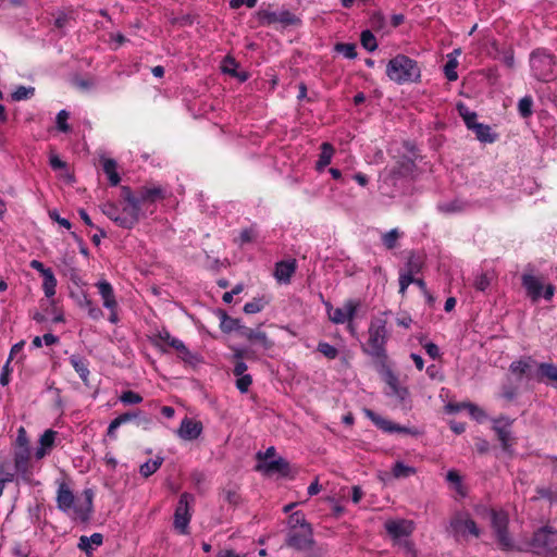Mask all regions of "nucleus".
Instances as JSON below:
<instances>
[{"instance_id": "3", "label": "nucleus", "mask_w": 557, "mask_h": 557, "mask_svg": "<svg viewBox=\"0 0 557 557\" xmlns=\"http://www.w3.org/2000/svg\"><path fill=\"white\" fill-rule=\"evenodd\" d=\"M386 320L383 318H373L370 322L368 334L369 338L367 346H363V351L371 357L384 363L387 359L385 345L388 337L386 327Z\"/></svg>"}, {"instance_id": "40", "label": "nucleus", "mask_w": 557, "mask_h": 557, "mask_svg": "<svg viewBox=\"0 0 557 557\" xmlns=\"http://www.w3.org/2000/svg\"><path fill=\"white\" fill-rule=\"evenodd\" d=\"M533 99L531 96L521 98L518 102V111L522 117H529L532 115Z\"/></svg>"}, {"instance_id": "21", "label": "nucleus", "mask_w": 557, "mask_h": 557, "mask_svg": "<svg viewBox=\"0 0 557 557\" xmlns=\"http://www.w3.org/2000/svg\"><path fill=\"white\" fill-rule=\"evenodd\" d=\"M385 530L394 539L409 536L413 531V523L409 520H389L385 523Z\"/></svg>"}, {"instance_id": "29", "label": "nucleus", "mask_w": 557, "mask_h": 557, "mask_svg": "<svg viewBox=\"0 0 557 557\" xmlns=\"http://www.w3.org/2000/svg\"><path fill=\"white\" fill-rule=\"evenodd\" d=\"M103 542V536L101 533H94L90 536H81L78 548L89 553L94 549V546H100Z\"/></svg>"}, {"instance_id": "32", "label": "nucleus", "mask_w": 557, "mask_h": 557, "mask_svg": "<svg viewBox=\"0 0 557 557\" xmlns=\"http://www.w3.org/2000/svg\"><path fill=\"white\" fill-rule=\"evenodd\" d=\"M137 416H138L137 412H126V413L120 414L114 420H112L111 423L109 424L107 435L111 438H115L116 429L120 425L135 419Z\"/></svg>"}, {"instance_id": "53", "label": "nucleus", "mask_w": 557, "mask_h": 557, "mask_svg": "<svg viewBox=\"0 0 557 557\" xmlns=\"http://www.w3.org/2000/svg\"><path fill=\"white\" fill-rule=\"evenodd\" d=\"M318 351L329 359H335L338 355V350L334 346L324 342L318 344Z\"/></svg>"}, {"instance_id": "44", "label": "nucleus", "mask_w": 557, "mask_h": 557, "mask_svg": "<svg viewBox=\"0 0 557 557\" xmlns=\"http://www.w3.org/2000/svg\"><path fill=\"white\" fill-rule=\"evenodd\" d=\"M491 281L492 275L488 273H480L475 276L473 286L479 292H485L488 288Z\"/></svg>"}, {"instance_id": "41", "label": "nucleus", "mask_w": 557, "mask_h": 557, "mask_svg": "<svg viewBox=\"0 0 557 557\" xmlns=\"http://www.w3.org/2000/svg\"><path fill=\"white\" fill-rule=\"evenodd\" d=\"M362 47L368 51H374L377 48L376 39L370 30H363L360 35Z\"/></svg>"}, {"instance_id": "43", "label": "nucleus", "mask_w": 557, "mask_h": 557, "mask_svg": "<svg viewBox=\"0 0 557 557\" xmlns=\"http://www.w3.org/2000/svg\"><path fill=\"white\" fill-rule=\"evenodd\" d=\"M416 473L414 468L408 467L405 463L397 461L393 468V475L395 478H408Z\"/></svg>"}, {"instance_id": "18", "label": "nucleus", "mask_w": 557, "mask_h": 557, "mask_svg": "<svg viewBox=\"0 0 557 557\" xmlns=\"http://www.w3.org/2000/svg\"><path fill=\"white\" fill-rule=\"evenodd\" d=\"M202 423L190 418H184L177 430V435L184 441H193L200 436Z\"/></svg>"}, {"instance_id": "31", "label": "nucleus", "mask_w": 557, "mask_h": 557, "mask_svg": "<svg viewBox=\"0 0 557 557\" xmlns=\"http://www.w3.org/2000/svg\"><path fill=\"white\" fill-rule=\"evenodd\" d=\"M334 154V148L329 143H323L321 145V153L319 156V160L317 162V170L322 171L325 166L331 163L332 157Z\"/></svg>"}, {"instance_id": "2", "label": "nucleus", "mask_w": 557, "mask_h": 557, "mask_svg": "<svg viewBox=\"0 0 557 557\" xmlns=\"http://www.w3.org/2000/svg\"><path fill=\"white\" fill-rule=\"evenodd\" d=\"M121 198L123 200L122 209L113 202H106L101 206V211L120 227L132 228L143 216V209L135 199V194L131 187H121Z\"/></svg>"}, {"instance_id": "35", "label": "nucleus", "mask_w": 557, "mask_h": 557, "mask_svg": "<svg viewBox=\"0 0 557 557\" xmlns=\"http://www.w3.org/2000/svg\"><path fill=\"white\" fill-rule=\"evenodd\" d=\"M162 462V457H157L156 459H150L146 461L140 466V474L145 478L150 476L161 467Z\"/></svg>"}, {"instance_id": "36", "label": "nucleus", "mask_w": 557, "mask_h": 557, "mask_svg": "<svg viewBox=\"0 0 557 557\" xmlns=\"http://www.w3.org/2000/svg\"><path fill=\"white\" fill-rule=\"evenodd\" d=\"M44 277L42 288L44 293L47 297H52L55 295V287H57V278L53 274V272H47Z\"/></svg>"}, {"instance_id": "8", "label": "nucleus", "mask_w": 557, "mask_h": 557, "mask_svg": "<svg viewBox=\"0 0 557 557\" xmlns=\"http://www.w3.org/2000/svg\"><path fill=\"white\" fill-rule=\"evenodd\" d=\"M521 284L532 302H537L542 297L550 300L555 295V286L553 284L545 285L542 277L529 272L522 274Z\"/></svg>"}, {"instance_id": "25", "label": "nucleus", "mask_w": 557, "mask_h": 557, "mask_svg": "<svg viewBox=\"0 0 557 557\" xmlns=\"http://www.w3.org/2000/svg\"><path fill=\"white\" fill-rule=\"evenodd\" d=\"M97 287L102 298L103 306L109 310H115L117 302L115 300L112 285L108 281H99L97 283Z\"/></svg>"}, {"instance_id": "56", "label": "nucleus", "mask_w": 557, "mask_h": 557, "mask_svg": "<svg viewBox=\"0 0 557 557\" xmlns=\"http://www.w3.org/2000/svg\"><path fill=\"white\" fill-rule=\"evenodd\" d=\"M251 384H252V377L250 374L238 375L236 383H235L238 391L243 394L248 392Z\"/></svg>"}, {"instance_id": "28", "label": "nucleus", "mask_w": 557, "mask_h": 557, "mask_svg": "<svg viewBox=\"0 0 557 557\" xmlns=\"http://www.w3.org/2000/svg\"><path fill=\"white\" fill-rule=\"evenodd\" d=\"M70 363L75 369V371L78 373L79 377L84 382H87L88 375H89L87 360L78 355H72L70 357Z\"/></svg>"}, {"instance_id": "57", "label": "nucleus", "mask_w": 557, "mask_h": 557, "mask_svg": "<svg viewBox=\"0 0 557 557\" xmlns=\"http://www.w3.org/2000/svg\"><path fill=\"white\" fill-rule=\"evenodd\" d=\"M69 112L65 110H61L57 115V126L59 131L63 133H67L70 131V125L67 124Z\"/></svg>"}, {"instance_id": "50", "label": "nucleus", "mask_w": 557, "mask_h": 557, "mask_svg": "<svg viewBox=\"0 0 557 557\" xmlns=\"http://www.w3.org/2000/svg\"><path fill=\"white\" fill-rule=\"evenodd\" d=\"M34 92H35V88L34 87L20 86L12 94V99L15 100V101L25 100V99H28L29 97H32L34 95Z\"/></svg>"}, {"instance_id": "16", "label": "nucleus", "mask_w": 557, "mask_h": 557, "mask_svg": "<svg viewBox=\"0 0 557 557\" xmlns=\"http://www.w3.org/2000/svg\"><path fill=\"white\" fill-rule=\"evenodd\" d=\"M450 528L455 536L480 535V529L468 513H457L450 521Z\"/></svg>"}, {"instance_id": "1", "label": "nucleus", "mask_w": 557, "mask_h": 557, "mask_svg": "<svg viewBox=\"0 0 557 557\" xmlns=\"http://www.w3.org/2000/svg\"><path fill=\"white\" fill-rule=\"evenodd\" d=\"M84 502L77 500L66 482H58L57 508L75 521L87 522L92 511L94 493L87 488L84 491Z\"/></svg>"}, {"instance_id": "46", "label": "nucleus", "mask_w": 557, "mask_h": 557, "mask_svg": "<svg viewBox=\"0 0 557 557\" xmlns=\"http://www.w3.org/2000/svg\"><path fill=\"white\" fill-rule=\"evenodd\" d=\"M55 436H57L55 431H53V430L45 431L44 434L39 438L40 446L46 448L48 451H50L54 445Z\"/></svg>"}, {"instance_id": "4", "label": "nucleus", "mask_w": 557, "mask_h": 557, "mask_svg": "<svg viewBox=\"0 0 557 557\" xmlns=\"http://www.w3.org/2000/svg\"><path fill=\"white\" fill-rule=\"evenodd\" d=\"M386 75L397 84H406L417 82L421 71L414 60L405 54H397L387 63Z\"/></svg>"}, {"instance_id": "12", "label": "nucleus", "mask_w": 557, "mask_h": 557, "mask_svg": "<svg viewBox=\"0 0 557 557\" xmlns=\"http://www.w3.org/2000/svg\"><path fill=\"white\" fill-rule=\"evenodd\" d=\"M30 456V449H14V468L24 482L30 485H39V481H35L33 478Z\"/></svg>"}, {"instance_id": "34", "label": "nucleus", "mask_w": 557, "mask_h": 557, "mask_svg": "<svg viewBox=\"0 0 557 557\" xmlns=\"http://www.w3.org/2000/svg\"><path fill=\"white\" fill-rule=\"evenodd\" d=\"M161 343L166 344L176 350L178 345H181L183 342L176 337H173L168 331L162 330L156 336L154 344L160 345Z\"/></svg>"}, {"instance_id": "6", "label": "nucleus", "mask_w": 557, "mask_h": 557, "mask_svg": "<svg viewBox=\"0 0 557 557\" xmlns=\"http://www.w3.org/2000/svg\"><path fill=\"white\" fill-rule=\"evenodd\" d=\"M531 548L542 557H557V530L545 525L534 532Z\"/></svg>"}, {"instance_id": "15", "label": "nucleus", "mask_w": 557, "mask_h": 557, "mask_svg": "<svg viewBox=\"0 0 557 557\" xmlns=\"http://www.w3.org/2000/svg\"><path fill=\"white\" fill-rule=\"evenodd\" d=\"M360 301L355 299H348L344 302L343 307L333 309L332 306L327 305L329 318L336 324H343L350 322L356 315Z\"/></svg>"}, {"instance_id": "27", "label": "nucleus", "mask_w": 557, "mask_h": 557, "mask_svg": "<svg viewBox=\"0 0 557 557\" xmlns=\"http://www.w3.org/2000/svg\"><path fill=\"white\" fill-rule=\"evenodd\" d=\"M296 270V261H280L275 265L274 275L278 282L288 283Z\"/></svg>"}, {"instance_id": "39", "label": "nucleus", "mask_w": 557, "mask_h": 557, "mask_svg": "<svg viewBox=\"0 0 557 557\" xmlns=\"http://www.w3.org/2000/svg\"><path fill=\"white\" fill-rule=\"evenodd\" d=\"M288 524L290 530H299L305 527H311L305 519V516L300 511L292 513L288 518Z\"/></svg>"}, {"instance_id": "17", "label": "nucleus", "mask_w": 557, "mask_h": 557, "mask_svg": "<svg viewBox=\"0 0 557 557\" xmlns=\"http://www.w3.org/2000/svg\"><path fill=\"white\" fill-rule=\"evenodd\" d=\"M413 166L414 163L411 160H403L392 169L387 170L383 178V182L396 185L397 180L409 175L412 172Z\"/></svg>"}, {"instance_id": "23", "label": "nucleus", "mask_w": 557, "mask_h": 557, "mask_svg": "<svg viewBox=\"0 0 557 557\" xmlns=\"http://www.w3.org/2000/svg\"><path fill=\"white\" fill-rule=\"evenodd\" d=\"M242 336H244L250 343L260 346L264 350L273 347V342L269 339L268 335L259 329L252 330L249 327H243Z\"/></svg>"}, {"instance_id": "30", "label": "nucleus", "mask_w": 557, "mask_h": 557, "mask_svg": "<svg viewBox=\"0 0 557 557\" xmlns=\"http://www.w3.org/2000/svg\"><path fill=\"white\" fill-rule=\"evenodd\" d=\"M116 162L113 159H102L103 172L107 174L112 186H116L121 181V177L116 171Z\"/></svg>"}, {"instance_id": "64", "label": "nucleus", "mask_w": 557, "mask_h": 557, "mask_svg": "<svg viewBox=\"0 0 557 557\" xmlns=\"http://www.w3.org/2000/svg\"><path fill=\"white\" fill-rule=\"evenodd\" d=\"M424 349L432 359H436L440 357V349L437 345H435L434 343L425 344Z\"/></svg>"}, {"instance_id": "10", "label": "nucleus", "mask_w": 557, "mask_h": 557, "mask_svg": "<svg viewBox=\"0 0 557 557\" xmlns=\"http://www.w3.org/2000/svg\"><path fill=\"white\" fill-rule=\"evenodd\" d=\"M537 361L531 356L521 357L509 366V372L517 382L522 380L535 381Z\"/></svg>"}, {"instance_id": "51", "label": "nucleus", "mask_w": 557, "mask_h": 557, "mask_svg": "<svg viewBox=\"0 0 557 557\" xmlns=\"http://www.w3.org/2000/svg\"><path fill=\"white\" fill-rule=\"evenodd\" d=\"M14 449H30L27 433L23 426L17 430Z\"/></svg>"}, {"instance_id": "47", "label": "nucleus", "mask_w": 557, "mask_h": 557, "mask_svg": "<svg viewBox=\"0 0 557 557\" xmlns=\"http://www.w3.org/2000/svg\"><path fill=\"white\" fill-rule=\"evenodd\" d=\"M335 50L347 59H355L357 57L356 46L354 44H336Z\"/></svg>"}, {"instance_id": "48", "label": "nucleus", "mask_w": 557, "mask_h": 557, "mask_svg": "<svg viewBox=\"0 0 557 557\" xmlns=\"http://www.w3.org/2000/svg\"><path fill=\"white\" fill-rule=\"evenodd\" d=\"M458 111L467 127L470 129V125H474L476 123V113L469 111V109L463 104L458 106Z\"/></svg>"}, {"instance_id": "58", "label": "nucleus", "mask_w": 557, "mask_h": 557, "mask_svg": "<svg viewBox=\"0 0 557 557\" xmlns=\"http://www.w3.org/2000/svg\"><path fill=\"white\" fill-rule=\"evenodd\" d=\"M263 309L261 299H253L244 306V311L248 314L260 312Z\"/></svg>"}, {"instance_id": "38", "label": "nucleus", "mask_w": 557, "mask_h": 557, "mask_svg": "<svg viewBox=\"0 0 557 557\" xmlns=\"http://www.w3.org/2000/svg\"><path fill=\"white\" fill-rule=\"evenodd\" d=\"M243 327L244 326L240 325L239 320L231 318V317H227L226 314H223V318L221 320V329H222V331L228 333V332L237 330V331H239L242 333Z\"/></svg>"}, {"instance_id": "59", "label": "nucleus", "mask_w": 557, "mask_h": 557, "mask_svg": "<svg viewBox=\"0 0 557 557\" xmlns=\"http://www.w3.org/2000/svg\"><path fill=\"white\" fill-rule=\"evenodd\" d=\"M236 67H237V63H236L235 59H233L231 57H226L223 60L222 70L224 73H228L233 76H236V72H235Z\"/></svg>"}, {"instance_id": "9", "label": "nucleus", "mask_w": 557, "mask_h": 557, "mask_svg": "<svg viewBox=\"0 0 557 557\" xmlns=\"http://www.w3.org/2000/svg\"><path fill=\"white\" fill-rule=\"evenodd\" d=\"M194 502V496L189 493H183L180 496L177 506L174 512V528L181 534L188 533V525L191 519L190 504Z\"/></svg>"}, {"instance_id": "45", "label": "nucleus", "mask_w": 557, "mask_h": 557, "mask_svg": "<svg viewBox=\"0 0 557 557\" xmlns=\"http://www.w3.org/2000/svg\"><path fill=\"white\" fill-rule=\"evenodd\" d=\"M177 355L178 357L187 362V363H190V364H194L195 362L198 361V356L193 354L186 346L184 343H182L181 345H178L177 349Z\"/></svg>"}, {"instance_id": "14", "label": "nucleus", "mask_w": 557, "mask_h": 557, "mask_svg": "<svg viewBox=\"0 0 557 557\" xmlns=\"http://www.w3.org/2000/svg\"><path fill=\"white\" fill-rule=\"evenodd\" d=\"M492 527L499 545L505 549L512 547V541L507 532L508 516L504 511L491 510Z\"/></svg>"}, {"instance_id": "13", "label": "nucleus", "mask_w": 557, "mask_h": 557, "mask_svg": "<svg viewBox=\"0 0 557 557\" xmlns=\"http://www.w3.org/2000/svg\"><path fill=\"white\" fill-rule=\"evenodd\" d=\"M257 17L263 25L278 23L284 26H289L299 22L298 17L288 10L273 11L271 9H261L257 12Z\"/></svg>"}, {"instance_id": "7", "label": "nucleus", "mask_w": 557, "mask_h": 557, "mask_svg": "<svg viewBox=\"0 0 557 557\" xmlns=\"http://www.w3.org/2000/svg\"><path fill=\"white\" fill-rule=\"evenodd\" d=\"M530 66L533 76L541 82L555 79V59L543 49L533 51L530 55Z\"/></svg>"}, {"instance_id": "11", "label": "nucleus", "mask_w": 557, "mask_h": 557, "mask_svg": "<svg viewBox=\"0 0 557 557\" xmlns=\"http://www.w3.org/2000/svg\"><path fill=\"white\" fill-rule=\"evenodd\" d=\"M513 421V419L505 416H500L493 420V430L502 444V448L508 454H512V446L515 443V438L511 433V425Z\"/></svg>"}, {"instance_id": "60", "label": "nucleus", "mask_w": 557, "mask_h": 557, "mask_svg": "<svg viewBox=\"0 0 557 557\" xmlns=\"http://www.w3.org/2000/svg\"><path fill=\"white\" fill-rule=\"evenodd\" d=\"M500 396L508 401H512L517 396V388L511 385H504Z\"/></svg>"}, {"instance_id": "42", "label": "nucleus", "mask_w": 557, "mask_h": 557, "mask_svg": "<svg viewBox=\"0 0 557 557\" xmlns=\"http://www.w3.org/2000/svg\"><path fill=\"white\" fill-rule=\"evenodd\" d=\"M399 237H400V233L398 232V230L397 228H393L389 232H387V233L382 235L383 245L387 249H393V248L396 247L397 240H398Z\"/></svg>"}, {"instance_id": "52", "label": "nucleus", "mask_w": 557, "mask_h": 557, "mask_svg": "<svg viewBox=\"0 0 557 557\" xmlns=\"http://www.w3.org/2000/svg\"><path fill=\"white\" fill-rule=\"evenodd\" d=\"M120 400L125 405H136L143 401V397L133 391L123 392Z\"/></svg>"}, {"instance_id": "55", "label": "nucleus", "mask_w": 557, "mask_h": 557, "mask_svg": "<svg viewBox=\"0 0 557 557\" xmlns=\"http://www.w3.org/2000/svg\"><path fill=\"white\" fill-rule=\"evenodd\" d=\"M413 283H414V275L409 274L405 271H401L399 274V293L401 295H405L408 286Z\"/></svg>"}, {"instance_id": "33", "label": "nucleus", "mask_w": 557, "mask_h": 557, "mask_svg": "<svg viewBox=\"0 0 557 557\" xmlns=\"http://www.w3.org/2000/svg\"><path fill=\"white\" fill-rule=\"evenodd\" d=\"M470 129L475 133V136L480 141L493 143L495 140V135L491 133V127L488 125L476 122L474 125H470Z\"/></svg>"}, {"instance_id": "61", "label": "nucleus", "mask_w": 557, "mask_h": 557, "mask_svg": "<svg viewBox=\"0 0 557 557\" xmlns=\"http://www.w3.org/2000/svg\"><path fill=\"white\" fill-rule=\"evenodd\" d=\"M86 306L88 308V314L91 319L99 320L100 318H102L103 313H102L101 309L94 306L91 300H86Z\"/></svg>"}, {"instance_id": "19", "label": "nucleus", "mask_w": 557, "mask_h": 557, "mask_svg": "<svg viewBox=\"0 0 557 557\" xmlns=\"http://www.w3.org/2000/svg\"><path fill=\"white\" fill-rule=\"evenodd\" d=\"M535 381L557 388V367L552 362H537Z\"/></svg>"}, {"instance_id": "63", "label": "nucleus", "mask_w": 557, "mask_h": 557, "mask_svg": "<svg viewBox=\"0 0 557 557\" xmlns=\"http://www.w3.org/2000/svg\"><path fill=\"white\" fill-rule=\"evenodd\" d=\"M426 373L430 379L432 380H443V375L440 371V369L435 364H431L426 368Z\"/></svg>"}, {"instance_id": "5", "label": "nucleus", "mask_w": 557, "mask_h": 557, "mask_svg": "<svg viewBox=\"0 0 557 557\" xmlns=\"http://www.w3.org/2000/svg\"><path fill=\"white\" fill-rule=\"evenodd\" d=\"M286 545L302 552L305 557H323L325 555V549L315 543L311 527L289 530L286 537Z\"/></svg>"}, {"instance_id": "37", "label": "nucleus", "mask_w": 557, "mask_h": 557, "mask_svg": "<svg viewBox=\"0 0 557 557\" xmlns=\"http://www.w3.org/2000/svg\"><path fill=\"white\" fill-rule=\"evenodd\" d=\"M421 269H422L421 258L414 253H410L404 271L409 274L414 275V274L419 273L421 271Z\"/></svg>"}, {"instance_id": "54", "label": "nucleus", "mask_w": 557, "mask_h": 557, "mask_svg": "<svg viewBox=\"0 0 557 557\" xmlns=\"http://www.w3.org/2000/svg\"><path fill=\"white\" fill-rule=\"evenodd\" d=\"M222 496L223 499L231 505H237L240 499L238 491L235 487L224 488L222 492Z\"/></svg>"}, {"instance_id": "49", "label": "nucleus", "mask_w": 557, "mask_h": 557, "mask_svg": "<svg viewBox=\"0 0 557 557\" xmlns=\"http://www.w3.org/2000/svg\"><path fill=\"white\" fill-rule=\"evenodd\" d=\"M458 66V62L456 59H449L444 66V73L448 81L454 82L457 81L458 74L456 72V67Z\"/></svg>"}, {"instance_id": "24", "label": "nucleus", "mask_w": 557, "mask_h": 557, "mask_svg": "<svg viewBox=\"0 0 557 557\" xmlns=\"http://www.w3.org/2000/svg\"><path fill=\"white\" fill-rule=\"evenodd\" d=\"M256 469L265 474L281 473L282 475H287L289 472V463L284 458H277L275 460L265 461L263 463H259Z\"/></svg>"}, {"instance_id": "26", "label": "nucleus", "mask_w": 557, "mask_h": 557, "mask_svg": "<svg viewBox=\"0 0 557 557\" xmlns=\"http://www.w3.org/2000/svg\"><path fill=\"white\" fill-rule=\"evenodd\" d=\"M367 417H369L372 422L381 430L385 432H407L406 428L394 424L392 421L374 413L372 410H366Z\"/></svg>"}, {"instance_id": "62", "label": "nucleus", "mask_w": 557, "mask_h": 557, "mask_svg": "<svg viewBox=\"0 0 557 557\" xmlns=\"http://www.w3.org/2000/svg\"><path fill=\"white\" fill-rule=\"evenodd\" d=\"M49 163L53 170H62L66 168V163L62 161L57 154L50 156Z\"/></svg>"}, {"instance_id": "20", "label": "nucleus", "mask_w": 557, "mask_h": 557, "mask_svg": "<svg viewBox=\"0 0 557 557\" xmlns=\"http://www.w3.org/2000/svg\"><path fill=\"white\" fill-rule=\"evenodd\" d=\"M164 198V191L160 186H144L138 189L135 199L143 209L146 205L154 203L159 199Z\"/></svg>"}, {"instance_id": "22", "label": "nucleus", "mask_w": 557, "mask_h": 557, "mask_svg": "<svg viewBox=\"0 0 557 557\" xmlns=\"http://www.w3.org/2000/svg\"><path fill=\"white\" fill-rule=\"evenodd\" d=\"M384 380L389 388V391L386 392V395L393 396L397 398L399 401H404L408 397V389L406 387L400 386L398 377L394 374L392 370L387 369L385 371Z\"/></svg>"}]
</instances>
